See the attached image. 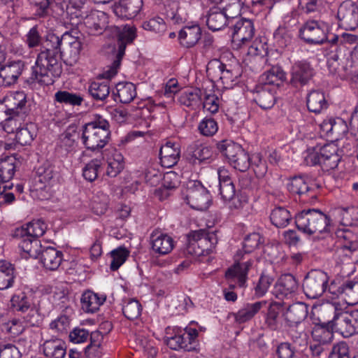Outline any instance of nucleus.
<instances>
[{
    "instance_id": "obj_1",
    "label": "nucleus",
    "mask_w": 358,
    "mask_h": 358,
    "mask_svg": "<svg viewBox=\"0 0 358 358\" xmlns=\"http://www.w3.org/2000/svg\"><path fill=\"white\" fill-rule=\"evenodd\" d=\"M63 34L59 36L49 32L42 43L36 65L33 67L32 78L38 83L49 85L54 83L55 77L61 73V50Z\"/></svg>"
},
{
    "instance_id": "obj_2",
    "label": "nucleus",
    "mask_w": 358,
    "mask_h": 358,
    "mask_svg": "<svg viewBox=\"0 0 358 358\" xmlns=\"http://www.w3.org/2000/svg\"><path fill=\"white\" fill-rule=\"evenodd\" d=\"M263 242L262 237L258 233L248 235L243 243V250L237 251L234 256V264L225 273V277L230 286L237 282L239 287H243L248 279V272L253 264V259L249 254L256 250Z\"/></svg>"
},
{
    "instance_id": "obj_3",
    "label": "nucleus",
    "mask_w": 358,
    "mask_h": 358,
    "mask_svg": "<svg viewBox=\"0 0 358 358\" xmlns=\"http://www.w3.org/2000/svg\"><path fill=\"white\" fill-rule=\"evenodd\" d=\"M109 128V122L101 115H96L94 120L83 125L81 140L86 149L96 150L103 148L110 138Z\"/></svg>"
},
{
    "instance_id": "obj_4",
    "label": "nucleus",
    "mask_w": 358,
    "mask_h": 358,
    "mask_svg": "<svg viewBox=\"0 0 358 358\" xmlns=\"http://www.w3.org/2000/svg\"><path fill=\"white\" fill-rule=\"evenodd\" d=\"M297 229L308 235L329 232L330 218L318 209L303 210L295 216Z\"/></svg>"
},
{
    "instance_id": "obj_5",
    "label": "nucleus",
    "mask_w": 358,
    "mask_h": 358,
    "mask_svg": "<svg viewBox=\"0 0 358 358\" xmlns=\"http://www.w3.org/2000/svg\"><path fill=\"white\" fill-rule=\"evenodd\" d=\"M111 29L115 36L117 38L118 50L115 59L112 64L98 77L106 80L112 78L117 74V70L121 64L122 59L124 55L127 45L131 43L136 36V29L134 27L124 26L122 29L118 27H113Z\"/></svg>"
},
{
    "instance_id": "obj_6",
    "label": "nucleus",
    "mask_w": 358,
    "mask_h": 358,
    "mask_svg": "<svg viewBox=\"0 0 358 358\" xmlns=\"http://www.w3.org/2000/svg\"><path fill=\"white\" fill-rule=\"evenodd\" d=\"M187 239L186 252L198 257L210 253L218 242L215 232H209L205 229L191 231L187 235Z\"/></svg>"
},
{
    "instance_id": "obj_7",
    "label": "nucleus",
    "mask_w": 358,
    "mask_h": 358,
    "mask_svg": "<svg viewBox=\"0 0 358 358\" xmlns=\"http://www.w3.org/2000/svg\"><path fill=\"white\" fill-rule=\"evenodd\" d=\"M218 151L228 159L234 169L244 172L250 167V157L242 147L230 140H222L217 143Z\"/></svg>"
},
{
    "instance_id": "obj_8",
    "label": "nucleus",
    "mask_w": 358,
    "mask_h": 358,
    "mask_svg": "<svg viewBox=\"0 0 358 358\" xmlns=\"http://www.w3.org/2000/svg\"><path fill=\"white\" fill-rule=\"evenodd\" d=\"M329 276L322 270L313 269L305 276L302 287L306 296L310 299H317L327 291Z\"/></svg>"
},
{
    "instance_id": "obj_9",
    "label": "nucleus",
    "mask_w": 358,
    "mask_h": 358,
    "mask_svg": "<svg viewBox=\"0 0 358 358\" xmlns=\"http://www.w3.org/2000/svg\"><path fill=\"white\" fill-rule=\"evenodd\" d=\"M76 27H72L69 31L63 34L61 59L70 64L78 61L82 50V42Z\"/></svg>"
},
{
    "instance_id": "obj_10",
    "label": "nucleus",
    "mask_w": 358,
    "mask_h": 358,
    "mask_svg": "<svg viewBox=\"0 0 358 358\" xmlns=\"http://www.w3.org/2000/svg\"><path fill=\"white\" fill-rule=\"evenodd\" d=\"M341 310L335 303H327L320 306L318 311L324 321L315 326L312 331L313 337L319 338L320 333L327 334V336H331V332L334 331L335 319Z\"/></svg>"
},
{
    "instance_id": "obj_11",
    "label": "nucleus",
    "mask_w": 358,
    "mask_h": 358,
    "mask_svg": "<svg viewBox=\"0 0 358 358\" xmlns=\"http://www.w3.org/2000/svg\"><path fill=\"white\" fill-rule=\"evenodd\" d=\"M334 331L345 338L358 334V310H341L334 321Z\"/></svg>"
},
{
    "instance_id": "obj_12",
    "label": "nucleus",
    "mask_w": 358,
    "mask_h": 358,
    "mask_svg": "<svg viewBox=\"0 0 358 358\" xmlns=\"http://www.w3.org/2000/svg\"><path fill=\"white\" fill-rule=\"evenodd\" d=\"M337 18L339 27L346 30H355L358 27V6L351 0L341 3L338 8Z\"/></svg>"
},
{
    "instance_id": "obj_13",
    "label": "nucleus",
    "mask_w": 358,
    "mask_h": 358,
    "mask_svg": "<svg viewBox=\"0 0 358 358\" xmlns=\"http://www.w3.org/2000/svg\"><path fill=\"white\" fill-rule=\"evenodd\" d=\"M191 208L205 210L210 205V196L208 190L199 182H194L187 189L185 197Z\"/></svg>"
},
{
    "instance_id": "obj_14",
    "label": "nucleus",
    "mask_w": 358,
    "mask_h": 358,
    "mask_svg": "<svg viewBox=\"0 0 358 358\" xmlns=\"http://www.w3.org/2000/svg\"><path fill=\"white\" fill-rule=\"evenodd\" d=\"M299 32L301 38L310 44H322L327 39L324 24L315 20L306 22Z\"/></svg>"
},
{
    "instance_id": "obj_15",
    "label": "nucleus",
    "mask_w": 358,
    "mask_h": 358,
    "mask_svg": "<svg viewBox=\"0 0 358 358\" xmlns=\"http://www.w3.org/2000/svg\"><path fill=\"white\" fill-rule=\"evenodd\" d=\"M290 73V83L295 87H298L307 85L313 78L315 71L310 63L299 61L293 64Z\"/></svg>"
},
{
    "instance_id": "obj_16",
    "label": "nucleus",
    "mask_w": 358,
    "mask_h": 358,
    "mask_svg": "<svg viewBox=\"0 0 358 358\" xmlns=\"http://www.w3.org/2000/svg\"><path fill=\"white\" fill-rule=\"evenodd\" d=\"M81 18L90 34H101L107 27L108 17L103 11L92 10L89 15Z\"/></svg>"
},
{
    "instance_id": "obj_17",
    "label": "nucleus",
    "mask_w": 358,
    "mask_h": 358,
    "mask_svg": "<svg viewBox=\"0 0 358 358\" xmlns=\"http://www.w3.org/2000/svg\"><path fill=\"white\" fill-rule=\"evenodd\" d=\"M37 178H36V190H42L48 192L50 187L57 181L58 173L54 167L49 164H43L38 168Z\"/></svg>"
},
{
    "instance_id": "obj_18",
    "label": "nucleus",
    "mask_w": 358,
    "mask_h": 358,
    "mask_svg": "<svg viewBox=\"0 0 358 358\" xmlns=\"http://www.w3.org/2000/svg\"><path fill=\"white\" fill-rule=\"evenodd\" d=\"M80 129L77 124H71L60 135L59 139V148L65 153L76 150L78 141L80 136Z\"/></svg>"
},
{
    "instance_id": "obj_19",
    "label": "nucleus",
    "mask_w": 358,
    "mask_h": 358,
    "mask_svg": "<svg viewBox=\"0 0 358 358\" xmlns=\"http://www.w3.org/2000/svg\"><path fill=\"white\" fill-rule=\"evenodd\" d=\"M143 0H120L113 6L115 15L125 19L135 17L143 8Z\"/></svg>"
},
{
    "instance_id": "obj_20",
    "label": "nucleus",
    "mask_w": 358,
    "mask_h": 358,
    "mask_svg": "<svg viewBox=\"0 0 358 358\" xmlns=\"http://www.w3.org/2000/svg\"><path fill=\"white\" fill-rule=\"evenodd\" d=\"M87 0H62L60 6L67 15L70 16L69 23L71 27H78L82 22V11Z\"/></svg>"
},
{
    "instance_id": "obj_21",
    "label": "nucleus",
    "mask_w": 358,
    "mask_h": 358,
    "mask_svg": "<svg viewBox=\"0 0 358 358\" xmlns=\"http://www.w3.org/2000/svg\"><path fill=\"white\" fill-rule=\"evenodd\" d=\"M274 90L267 85H257L253 92L254 101L262 109L271 108L275 103Z\"/></svg>"
},
{
    "instance_id": "obj_22",
    "label": "nucleus",
    "mask_w": 358,
    "mask_h": 358,
    "mask_svg": "<svg viewBox=\"0 0 358 358\" xmlns=\"http://www.w3.org/2000/svg\"><path fill=\"white\" fill-rule=\"evenodd\" d=\"M150 241L152 250L160 255L169 254L173 248V238L158 231L151 234Z\"/></svg>"
},
{
    "instance_id": "obj_23",
    "label": "nucleus",
    "mask_w": 358,
    "mask_h": 358,
    "mask_svg": "<svg viewBox=\"0 0 358 358\" xmlns=\"http://www.w3.org/2000/svg\"><path fill=\"white\" fill-rule=\"evenodd\" d=\"M180 150L178 144L167 142L159 150V159L162 166L171 168L175 166L180 158Z\"/></svg>"
},
{
    "instance_id": "obj_24",
    "label": "nucleus",
    "mask_w": 358,
    "mask_h": 358,
    "mask_svg": "<svg viewBox=\"0 0 358 358\" xmlns=\"http://www.w3.org/2000/svg\"><path fill=\"white\" fill-rule=\"evenodd\" d=\"M255 34L253 23L250 20L239 19L234 25V41L245 43L251 40Z\"/></svg>"
},
{
    "instance_id": "obj_25",
    "label": "nucleus",
    "mask_w": 358,
    "mask_h": 358,
    "mask_svg": "<svg viewBox=\"0 0 358 358\" xmlns=\"http://www.w3.org/2000/svg\"><path fill=\"white\" fill-rule=\"evenodd\" d=\"M2 99L11 114H25L24 108L27 103V96L24 92H10Z\"/></svg>"
},
{
    "instance_id": "obj_26",
    "label": "nucleus",
    "mask_w": 358,
    "mask_h": 358,
    "mask_svg": "<svg viewBox=\"0 0 358 358\" xmlns=\"http://www.w3.org/2000/svg\"><path fill=\"white\" fill-rule=\"evenodd\" d=\"M337 148L333 143L321 147L322 160L320 166L324 171L334 169L338 166L340 156L336 153Z\"/></svg>"
},
{
    "instance_id": "obj_27",
    "label": "nucleus",
    "mask_w": 358,
    "mask_h": 358,
    "mask_svg": "<svg viewBox=\"0 0 358 358\" xmlns=\"http://www.w3.org/2000/svg\"><path fill=\"white\" fill-rule=\"evenodd\" d=\"M39 255L43 266L50 271L57 270L62 261V252L53 247L41 250Z\"/></svg>"
},
{
    "instance_id": "obj_28",
    "label": "nucleus",
    "mask_w": 358,
    "mask_h": 358,
    "mask_svg": "<svg viewBox=\"0 0 358 358\" xmlns=\"http://www.w3.org/2000/svg\"><path fill=\"white\" fill-rule=\"evenodd\" d=\"M308 315V307L301 302L290 305L284 314L289 326H295L303 321Z\"/></svg>"
},
{
    "instance_id": "obj_29",
    "label": "nucleus",
    "mask_w": 358,
    "mask_h": 358,
    "mask_svg": "<svg viewBox=\"0 0 358 358\" xmlns=\"http://www.w3.org/2000/svg\"><path fill=\"white\" fill-rule=\"evenodd\" d=\"M298 282L295 277L290 274L286 273L282 275L275 285V292L278 297L280 295L287 296L296 292L298 289Z\"/></svg>"
},
{
    "instance_id": "obj_30",
    "label": "nucleus",
    "mask_w": 358,
    "mask_h": 358,
    "mask_svg": "<svg viewBox=\"0 0 358 358\" xmlns=\"http://www.w3.org/2000/svg\"><path fill=\"white\" fill-rule=\"evenodd\" d=\"M24 69V62L18 60L5 65L0 71V78H2V84L8 86L14 84L21 75Z\"/></svg>"
},
{
    "instance_id": "obj_31",
    "label": "nucleus",
    "mask_w": 358,
    "mask_h": 358,
    "mask_svg": "<svg viewBox=\"0 0 358 358\" xmlns=\"http://www.w3.org/2000/svg\"><path fill=\"white\" fill-rule=\"evenodd\" d=\"M47 229L46 224L41 220H33L26 226H22L21 228L16 229L15 231V237H24L28 236L29 237L37 238L44 234Z\"/></svg>"
},
{
    "instance_id": "obj_32",
    "label": "nucleus",
    "mask_w": 358,
    "mask_h": 358,
    "mask_svg": "<svg viewBox=\"0 0 358 358\" xmlns=\"http://www.w3.org/2000/svg\"><path fill=\"white\" fill-rule=\"evenodd\" d=\"M226 10L227 8L221 10L217 7L212 8L208 10L206 15V22L209 29L215 31L224 27L228 20Z\"/></svg>"
},
{
    "instance_id": "obj_33",
    "label": "nucleus",
    "mask_w": 358,
    "mask_h": 358,
    "mask_svg": "<svg viewBox=\"0 0 358 358\" xmlns=\"http://www.w3.org/2000/svg\"><path fill=\"white\" fill-rule=\"evenodd\" d=\"M201 36V30L199 25L186 26L179 32L178 38L180 44L187 48L194 46Z\"/></svg>"
},
{
    "instance_id": "obj_34",
    "label": "nucleus",
    "mask_w": 358,
    "mask_h": 358,
    "mask_svg": "<svg viewBox=\"0 0 358 358\" xmlns=\"http://www.w3.org/2000/svg\"><path fill=\"white\" fill-rule=\"evenodd\" d=\"M106 299V296L104 295L99 296L92 291H85L80 299L82 309L85 313H95L105 302Z\"/></svg>"
},
{
    "instance_id": "obj_35",
    "label": "nucleus",
    "mask_w": 358,
    "mask_h": 358,
    "mask_svg": "<svg viewBox=\"0 0 358 358\" xmlns=\"http://www.w3.org/2000/svg\"><path fill=\"white\" fill-rule=\"evenodd\" d=\"M266 304V301L245 304L237 313L234 314L236 322L241 324L252 320Z\"/></svg>"
},
{
    "instance_id": "obj_36",
    "label": "nucleus",
    "mask_w": 358,
    "mask_h": 358,
    "mask_svg": "<svg viewBox=\"0 0 358 358\" xmlns=\"http://www.w3.org/2000/svg\"><path fill=\"white\" fill-rule=\"evenodd\" d=\"M17 238L20 239L19 248L22 252L24 258L36 259L38 257L41 250V245L38 239L28 236Z\"/></svg>"
},
{
    "instance_id": "obj_37",
    "label": "nucleus",
    "mask_w": 358,
    "mask_h": 358,
    "mask_svg": "<svg viewBox=\"0 0 358 358\" xmlns=\"http://www.w3.org/2000/svg\"><path fill=\"white\" fill-rule=\"evenodd\" d=\"M327 57L328 59L340 62L343 66V69H351L352 67L351 52L346 46H331Z\"/></svg>"
},
{
    "instance_id": "obj_38",
    "label": "nucleus",
    "mask_w": 358,
    "mask_h": 358,
    "mask_svg": "<svg viewBox=\"0 0 358 358\" xmlns=\"http://www.w3.org/2000/svg\"><path fill=\"white\" fill-rule=\"evenodd\" d=\"M108 167L106 174L110 177L117 176L124 169V157L120 152L116 149L108 151Z\"/></svg>"
},
{
    "instance_id": "obj_39",
    "label": "nucleus",
    "mask_w": 358,
    "mask_h": 358,
    "mask_svg": "<svg viewBox=\"0 0 358 358\" xmlns=\"http://www.w3.org/2000/svg\"><path fill=\"white\" fill-rule=\"evenodd\" d=\"M202 91L199 88L187 89L182 92L178 99L180 104L192 109L199 108L202 101Z\"/></svg>"
},
{
    "instance_id": "obj_40",
    "label": "nucleus",
    "mask_w": 358,
    "mask_h": 358,
    "mask_svg": "<svg viewBox=\"0 0 358 358\" xmlns=\"http://www.w3.org/2000/svg\"><path fill=\"white\" fill-rule=\"evenodd\" d=\"M15 278L14 266L5 260L0 261V289L3 290L12 287Z\"/></svg>"
},
{
    "instance_id": "obj_41",
    "label": "nucleus",
    "mask_w": 358,
    "mask_h": 358,
    "mask_svg": "<svg viewBox=\"0 0 358 358\" xmlns=\"http://www.w3.org/2000/svg\"><path fill=\"white\" fill-rule=\"evenodd\" d=\"M43 350L45 355L50 358H64L66 355L65 343L60 339L46 341Z\"/></svg>"
},
{
    "instance_id": "obj_42",
    "label": "nucleus",
    "mask_w": 358,
    "mask_h": 358,
    "mask_svg": "<svg viewBox=\"0 0 358 358\" xmlns=\"http://www.w3.org/2000/svg\"><path fill=\"white\" fill-rule=\"evenodd\" d=\"M286 78L285 73L280 66H273L261 76L263 85L280 86Z\"/></svg>"
},
{
    "instance_id": "obj_43",
    "label": "nucleus",
    "mask_w": 358,
    "mask_h": 358,
    "mask_svg": "<svg viewBox=\"0 0 358 358\" xmlns=\"http://www.w3.org/2000/svg\"><path fill=\"white\" fill-rule=\"evenodd\" d=\"M307 107L310 112L319 113L327 107V102L322 92L314 90L307 97Z\"/></svg>"
},
{
    "instance_id": "obj_44",
    "label": "nucleus",
    "mask_w": 358,
    "mask_h": 358,
    "mask_svg": "<svg viewBox=\"0 0 358 358\" xmlns=\"http://www.w3.org/2000/svg\"><path fill=\"white\" fill-rule=\"evenodd\" d=\"M88 92L92 98L96 101H105L109 96V81H94L88 87Z\"/></svg>"
},
{
    "instance_id": "obj_45",
    "label": "nucleus",
    "mask_w": 358,
    "mask_h": 358,
    "mask_svg": "<svg viewBox=\"0 0 358 358\" xmlns=\"http://www.w3.org/2000/svg\"><path fill=\"white\" fill-rule=\"evenodd\" d=\"M341 296L348 304L358 303V280H346L341 285Z\"/></svg>"
},
{
    "instance_id": "obj_46",
    "label": "nucleus",
    "mask_w": 358,
    "mask_h": 358,
    "mask_svg": "<svg viewBox=\"0 0 358 358\" xmlns=\"http://www.w3.org/2000/svg\"><path fill=\"white\" fill-rule=\"evenodd\" d=\"M240 192L244 195H249V198L255 196L258 189L257 180L248 173H243L239 176Z\"/></svg>"
},
{
    "instance_id": "obj_47",
    "label": "nucleus",
    "mask_w": 358,
    "mask_h": 358,
    "mask_svg": "<svg viewBox=\"0 0 358 358\" xmlns=\"http://www.w3.org/2000/svg\"><path fill=\"white\" fill-rule=\"evenodd\" d=\"M287 189L290 193L303 197H306V194L310 191L306 180L302 176L292 178L287 184Z\"/></svg>"
},
{
    "instance_id": "obj_48",
    "label": "nucleus",
    "mask_w": 358,
    "mask_h": 358,
    "mask_svg": "<svg viewBox=\"0 0 358 358\" xmlns=\"http://www.w3.org/2000/svg\"><path fill=\"white\" fill-rule=\"evenodd\" d=\"M292 216L288 210L282 207L274 208L270 215L271 223L278 228L285 227L290 222Z\"/></svg>"
},
{
    "instance_id": "obj_49",
    "label": "nucleus",
    "mask_w": 358,
    "mask_h": 358,
    "mask_svg": "<svg viewBox=\"0 0 358 358\" xmlns=\"http://www.w3.org/2000/svg\"><path fill=\"white\" fill-rule=\"evenodd\" d=\"M116 90L120 101L123 103H130L136 96V86L131 83H120Z\"/></svg>"
},
{
    "instance_id": "obj_50",
    "label": "nucleus",
    "mask_w": 358,
    "mask_h": 358,
    "mask_svg": "<svg viewBox=\"0 0 358 358\" xmlns=\"http://www.w3.org/2000/svg\"><path fill=\"white\" fill-rule=\"evenodd\" d=\"M15 171V159L12 157L0 161V182L3 184L11 180Z\"/></svg>"
},
{
    "instance_id": "obj_51",
    "label": "nucleus",
    "mask_w": 358,
    "mask_h": 358,
    "mask_svg": "<svg viewBox=\"0 0 358 358\" xmlns=\"http://www.w3.org/2000/svg\"><path fill=\"white\" fill-rule=\"evenodd\" d=\"M55 100L60 103L78 106L82 104L84 99L80 94L60 90L55 94Z\"/></svg>"
},
{
    "instance_id": "obj_52",
    "label": "nucleus",
    "mask_w": 358,
    "mask_h": 358,
    "mask_svg": "<svg viewBox=\"0 0 358 358\" xmlns=\"http://www.w3.org/2000/svg\"><path fill=\"white\" fill-rule=\"evenodd\" d=\"M36 136L35 126L33 124H27L25 127H21L15 135L17 142L21 145H29Z\"/></svg>"
},
{
    "instance_id": "obj_53",
    "label": "nucleus",
    "mask_w": 358,
    "mask_h": 358,
    "mask_svg": "<svg viewBox=\"0 0 358 358\" xmlns=\"http://www.w3.org/2000/svg\"><path fill=\"white\" fill-rule=\"evenodd\" d=\"M141 305L134 299H128L124 301L122 313L130 320L138 318L141 313Z\"/></svg>"
},
{
    "instance_id": "obj_54",
    "label": "nucleus",
    "mask_w": 358,
    "mask_h": 358,
    "mask_svg": "<svg viewBox=\"0 0 358 358\" xmlns=\"http://www.w3.org/2000/svg\"><path fill=\"white\" fill-rule=\"evenodd\" d=\"M10 302L12 308L15 311L21 312L22 313H26L27 310L34 306L31 300L24 292L14 294Z\"/></svg>"
},
{
    "instance_id": "obj_55",
    "label": "nucleus",
    "mask_w": 358,
    "mask_h": 358,
    "mask_svg": "<svg viewBox=\"0 0 358 358\" xmlns=\"http://www.w3.org/2000/svg\"><path fill=\"white\" fill-rule=\"evenodd\" d=\"M24 115L25 114H10V115L1 124L3 129L8 134L17 132L22 127L21 126Z\"/></svg>"
},
{
    "instance_id": "obj_56",
    "label": "nucleus",
    "mask_w": 358,
    "mask_h": 358,
    "mask_svg": "<svg viewBox=\"0 0 358 358\" xmlns=\"http://www.w3.org/2000/svg\"><path fill=\"white\" fill-rule=\"evenodd\" d=\"M273 38L277 45L283 48L291 43L292 34L286 27H279L273 34Z\"/></svg>"
},
{
    "instance_id": "obj_57",
    "label": "nucleus",
    "mask_w": 358,
    "mask_h": 358,
    "mask_svg": "<svg viewBox=\"0 0 358 358\" xmlns=\"http://www.w3.org/2000/svg\"><path fill=\"white\" fill-rule=\"evenodd\" d=\"M226 65L218 59L210 61L206 66L207 76L213 81H217L222 78V73Z\"/></svg>"
},
{
    "instance_id": "obj_58",
    "label": "nucleus",
    "mask_w": 358,
    "mask_h": 358,
    "mask_svg": "<svg viewBox=\"0 0 358 358\" xmlns=\"http://www.w3.org/2000/svg\"><path fill=\"white\" fill-rule=\"evenodd\" d=\"M274 355L275 358H297V351L290 343L282 342L276 346Z\"/></svg>"
},
{
    "instance_id": "obj_59",
    "label": "nucleus",
    "mask_w": 358,
    "mask_h": 358,
    "mask_svg": "<svg viewBox=\"0 0 358 358\" xmlns=\"http://www.w3.org/2000/svg\"><path fill=\"white\" fill-rule=\"evenodd\" d=\"M101 164L102 162L100 159L96 158L91 160L83 169V175L84 178L90 182L96 180Z\"/></svg>"
},
{
    "instance_id": "obj_60",
    "label": "nucleus",
    "mask_w": 358,
    "mask_h": 358,
    "mask_svg": "<svg viewBox=\"0 0 358 358\" xmlns=\"http://www.w3.org/2000/svg\"><path fill=\"white\" fill-rule=\"evenodd\" d=\"M200 134L205 136H213L218 130L217 122L211 117H205L198 126Z\"/></svg>"
},
{
    "instance_id": "obj_61",
    "label": "nucleus",
    "mask_w": 358,
    "mask_h": 358,
    "mask_svg": "<svg viewBox=\"0 0 358 358\" xmlns=\"http://www.w3.org/2000/svg\"><path fill=\"white\" fill-rule=\"evenodd\" d=\"M331 336H327V334L320 333V336L319 338H314L317 341V342L311 343L310 345V350L313 356L320 357L324 352H326L328 347V339H329Z\"/></svg>"
},
{
    "instance_id": "obj_62",
    "label": "nucleus",
    "mask_w": 358,
    "mask_h": 358,
    "mask_svg": "<svg viewBox=\"0 0 358 358\" xmlns=\"http://www.w3.org/2000/svg\"><path fill=\"white\" fill-rule=\"evenodd\" d=\"M280 308L281 305L279 303L273 302L269 304L266 318V323L272 330L277 328L278 317Z\"/></svg>"
},
{
    "instance_id": "obj_63",
    "label": "nucleus",
    "mask_w": 358,
    "mask_h": 358,
    "mask_svg": "<svg viewBox=\"0 0 358 358\" xmlns=\"http://www.w3.org/2000/svg\"><path fill=\"white\" fill-rule=\"evenodd\" d=\"M112 261L110 268L112 271L117 270L120 266L126 261L129 252L122 248H119L110 252Z\"/></svg>"
},
{
    "instance_id": "obj_64",
    "label": "nucleus",
    "mask_w": 358,
    "mask_h": 358,
    "mask_svg": "<svg viewBox=\"0 0 358 358\" xmlns=\"http://www.w3.org/2000/svg\"><path fill=\"white\" fill-rule=\"evenodd\" d=\"M22 314V320L27 327L38 326L41 321V315L34 305L26 313Z\"/></svg>"
}]
</instances>
